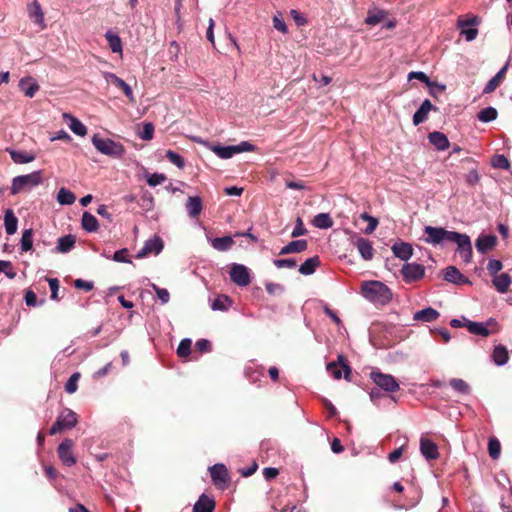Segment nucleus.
Listing matches in <instances>:
<instances>
[{"label":"nucleus","instance_id":"nucleus-14","mask_svg":"<svg viewBox=\"0 0 512 512\" xmlns=\"http://www.w3.org/2000/svg\"><path fill=\"white\" fill-rule=\"evenodd\" d=\"M437 111L438 108L434 106L430 100L425 99L419 109L413 115V124L418 126L423 123L427 118L430 111Z\"/></svg>","mask_w":512,"mask_h":512},{"label":"nucleus","instance_id":"nucleus-49","mask_svg":"<svg viewBox=\"0 0 512 512\" xmlns=\"http://www.w3.org/2000/svg\"><path fill=\"white\" fill-rule=\"evenodd\" d=\"M491 165L494 168L509 170L511 165L508 158L505 155H495L492 158Z\"/></svg>","mask_w":512,"mask_h":512},{"label":"nucleus","instance_id":"nucleus-12","mask_svg":"<svg viewBox=\"0 0 512 512\" xmlns=\"http://www.w3.org/2000/svg\"><path fill=\"white\" fill-rule=\"evenodd\" d=\"M229 275L232 282L238 286H248L251 282L248 268L241 264H233Z\"/></svg>","mask_w":512,"mask_h":512},{"label":"nucleus","instance_id":"nucleus-28","mask_svg":"<svg viewBox=\"0 0 512 512\" xmlns=\"http://www.w3.org/2000/svg\"><path fill=\"white\" fill-rule=\"evenodd\" d=\"M492 359L498 366L505 365L509 360V352L507 348L502 344L495 346L492 352Z\"/></svg>","mask_w":512,"mask_h":512},{"label":"nucleus","instance_id":"nucleus-7","mask_svg":"<svg viewBox=\"0 0 512 512\" xmlns=\"http://www.w3.org/2000/svg\"><path fill=\"white\" fill-rule=\"evenodd\" d=\"M213 484L219 489H226L230 483V475L224 464L217 463L209 468Z\"/></svg>","mask_w":512,"mask_h":512},{"label":"nucleus","instance_id":"nucleus-43","mask_svg":"<svg viewBox=\"0 0 512 512\" xmlns=\"http://www.w3.org/2000/svg\"><path fill=\"white\" fill-rule=\"evenodd\" d=\"M488 453H489V456L493 459V460H498L500 458V455H501V443L500 441L492 436L489 438V442H488Z\"/></svg>","mask_w":512,"mask_h":512},{"label":"nucleus","instance_id":"nucleus-11","mask_svg":"<svg viewBox=\"0 0 512 512\" xmlns=\"http://www.w3.org/2000/svg\"><path fill=\"white\" fill-rule=\"evenodd\" d=\"M401 274L406 283H412L423 278L425 267L418 263H408L403 265Z\"/></svg>","mask_w":512,"mask_h":512},{"label":"nucleus","instance_id":"nucleus-4","mask_svg":"<svg viewBox=\"0 0 512 512\" xmlns=\"http://www.w3.org/2000/svg\"><path fill=\"white\" fill-rule=\"evenodd\" d=\"M78 422L77 414L70 409L63 410L50 428L49 434L55 435L65 429H71Z\"/></svg>","mask_w":512,"mask_h":512},{"label":"nucleus","instance_id":"nucleus-61","mask_svg":"<svg viewBox=\"0 0 512 512\" xmlns=\"http://www.w3.org/2000/svg\"><path fill=\"white\" fill-rule=\"evenodd\" d=\"M51 290V299L58 300L59 280L57 278H46Z\"/></svg>","mask_w":512,"mask_h":512},{"label":"nucleus","instance_id":"nucleus-15","mask_svg":"<svg viewBox=\"0 0 512 512\" xmlns=\"http://www.w3.org/2000/svg\"><path fill=\"white\" fill-rule=\"evenodd\" d=\"M6 151L16 164L30 163L36 159V154L32 151L16 150L12 148H7Z\"/></svg>","mask_w":512,"mask_h":512},{"label":"nucleus","instance_id":"nucleus-60","mask_svg":"<svg viewBox=\"0 0 512 512\" xmlns=\"http://www.w3.org/2000/svg\"><path fill=\"white\" fill-rule=\"evenodd\" d=\"M273 264L281 269V268H294L296 266V260L295 259H292V258H288V259H275L273 261Z\"/></svg>","mask_w":512,"mask_h":512},{"label":"nucleus","instance_id":"nucleus-26","mask_svg":"<svg viewBox=\"0 0 512 512\" xmlns=\"http://www.w3.org/2000/svg\"><path fill=\"white\" fill-rule=\"evenodd\" d=\"M214 509L215 501L205 494H202L194 504L193 512H213Z\"/></svg>","mask_w":512,"mask_h":512},{"label":"nucleus","instance_id":"nucleus-55","mask_svg":"<svg viewBox=\"0 0 512 512\" xmlns=\"http://www.w3.org/2000/svg\"><path fill=\"white\" fill-rule=\"evenodd\" d=\"M408 79H418L422 82H424L427 86L432 87L434 85L433 82L430 81L429 77L422 71H413L408 74Z\"/></svg>","mask_w":512,"mask_h":512},{"label":"nucleus","instance_id":"nucleus-54","mask_svg":"<svg viewBox=\"0 0 512 512\" xmlns=\"http://www.w3.org/2000/svg\"><path fill=\"white\" fill-rule=\"evenodd\" d=\"M166 179H167V177H166L165 174L153 173V174L148 176L147 183H148L149 186L155 187V186L160 185L163 182H165Z\"/></svg>","mask_w":512,"mask_h":512},{"label":"nucleus","instance_id":"nucleus-17","mask_svg":"<svg viewBox=\"0 0 512 512\" xmlns=\"http://www.w3.org/2000/svg\"><path fill=\"white\" fill-rule=\"evenodd\" d=\"M391 250L395 257L403 261L409 260L413 255V248L411 244L402 241L394 243Z\"/></svg>","mask_w":512,"mask_h":512},{"label":"nucleus","instance_id":"nucleus-5","mask_svg":"<svg viewBox=\"0 0 512 512\" xmlns=\"http://www.w3.org/2000/svg\"><path fill=\"white\" fill-rule=\"evenodd\" d=\"M424 232L427 235L424 241L432 245H439L443 241L451 242L456 234V231H448L445 228L433 226H426Z\"/></svg>","mask_w":512,"mask_h":512},{"label":"nucleus","instance_id":"nucleus-22","mask_svg":"<svg viewBox=\"0 0 512 512\" xmlns=\"http://www.w3.org/2000/svg\"><path fill=\"white\" fill-rule=\"evenodd\" d=\"M428 139H429L430 143L433 144L436 147V149H438L440 151H444V150L448 149L450 146V142H449L447 136L444 133L439 132V131H434V132L429 133Z\"/></svg>","mask_w":512,"mask_h":512},{"label":"nucleus","instance_id":"nucleus-25","mask_svg":"<svg viewBox=\"0 0 512 512\" xmlns=\"http://www.w3.org/2000/svg\"><path fill=\"white\" fill-rule=\"evenodd\" d=\"M29 16L34 23L39 25L41 30L46 28V24L44 21V13L41 9L40 4L37 1H34L33 4L29 7Z\"/></svg>","mask_w":512,"mask_h":512},{"label":"nucleus","instance_id":"nucleus-36","mask_svg":"<svg viewBox=\"0 0 512 512\" xmlns=\"http://www.w3.org/2000/svg\"><path fill=\"white\" fill-rule=\"evenodd\" d=\"M4 224L8 235H12L17 231L18 219L11 209H8L5 212Z\"/></svg>","mask_w":512,"mask_h":512},{"label":"nucleus","instance_id":"nucleus-62","mask_svg":"<svg viewBox=\"0 0 512 512\" xmlns=\"http://www.w3.org/2000/svg\"><path fill=\"white\" fill-rule=\"evenodd\" d=\"M503 265L500 260L491 259L488 262L487 270L491 275L494 277L497 275V273L502 269Z\"/></svg>","mask_w":512,"mask_h":512},{"label":"nucleus","instance_id":"nucleus-50","mask_svg":"<svg viewBox=\"0 0 512 512\" xmlns=\"http://www.w3.org/2000/svg\"><path fill=\"white\" fill-rule=\"evenodd\" d=\"M81 377L79 372L73 373L65 384V391L69 394H73L78 389V381Z\"/></svg>","mask_w":512,"mask_h":512},{"label":"nucleus","instance_id":"nucleus-27","mask_svg":"<svg viewBox=\"0 0 512 512\" xmlns=\"http://www.w3.org/2000/svg\"><path fill=\"white\" fill-rule=\"evenodd\" d=\"M439 316H440V314L436 309H434L432 307H427L425 309L417 311L414 314L413 319L416 321H422V322H433V321L437 320Z\"/></svg>","mask_w":512,"mask_h":512},{"label":"nucleus","instance_id":"nucleus-10","mask_svg":"<svg viewBox=\"0 0 512 512\" xmlns=\"http://www.w3.org/2000/svg\"><path fill=\"white\" fill-rule=\"evenodd\" d=\"M74 446V441L72 439L66 438L64 439L57 448V453L59 459L62 463L68 467L74 465L77 461L72 448Z\"/></svg>","mask_w":512,"mask_h":512},{"label":"nucleus","instance_id":"nucleus-46","mask_svg":"<svg viewBox=\"0 0 512 512\" xmlns=\"http://www.w3.org/2000/svg\"><path fill=\"white\" fill-rule=\"evenodd\" d=\"M360 219L367 221L368 226L364 229V233L367 235L372 234L379 224L377 218L369 215L366 212L360 214Z\"/></svg>","mask_w":512,"mask_h":512},{"label":"nucleus","instance_id":"nucleus-34","mask_svg":"<svg viewBox=\"0 0 512 512\" xmlns=\"http://www.w3.org/2000/svg\"><path fill=\"white\" fill-rule=\"evenodd\" d=\"M81 225L87 232H95L99 228V223L96 217L87 211L82 215Z\"/></svg>","mask_w":512,"mask_h":512},{"label":"nucleus","instance_id":"nucleus-30","mask_svg":"<svg viewBox=\"0 0 512 512\" xmlns=\"http://www.w3.org/2000/svg\"><path fill=\"white\" fill-rule=\"evenodd\" d=\"M465 326L467 327L468 331L471 334L474 335H480L483 337H488L491 333L496 332L488 330L487 326H485L483 323L480 322H472L469 320H466Z\"/></svg>","mask_w":512,"mask_h":512},{"label":"nucleus","instance_id":"nucleus-33","mask_svg":"<svg viewBox=\"0 0 512 512\" xmlns=\"http://www.w3.org/2000/svg\"><path fill=\"white\" fill-rule=\"evenodd\" d=\"M511 284V277L507 273L496 275L493 278V285L500 293L508 291Z\"/></svg>","mask_w":512,"mask_h":512},{"label":"nucleus","instance_id":"nucleus-58","mask_svg":"<svg viewBox=\"0 0 512 512\" xmlns=\"http://www.w3.org/2000/svg\"><path fill=\"white\" fill-rule=\"evenodd\" d=\"M151 287L156 292L157 297L161 300L163 304H166L170 300V294L167 289L160 288L156 284H151Z\"/></svg>","mask_w":512,"mask_h":512},{"label":"nucleus","instance_id":"nucleus-52","mask_svg":"<svg viewBox=\"0 0 512 512\" xmlns=\"http://www.w3.org/2000/svg\"><path fill=\"white\" fill-rule=\"evenodd\" d=\"M191 340L186 338L180 341L177 348V355L181 358L189 356L191 352Z\"/></svg>","mask_w":512,"mask_h":512},{"label":"nucleus","instance_id":"nucleus-16","mask_svg":"<svg viewBox=\"0 0 512 512\" xmlns=\"http://www.w3.org/2000/svg\"><path fill=\"white\" fill-rule=\"evenodd\" d=\"M444 279L457 285L470 284L469 279L464 276L455 266H448L444 271Z\"/></svg>","mask_w":512,"mask_h":512},{"label":"nucleus","instance_id":"nucleus-2","mask_svg":"<svg viewBox=\"0 0 512 512\" xmlns=\"http://www.w3.org/2000/svg\"><path fill=\"white\" fill-rule=\"evenodd\" d=\"M92 144L97 151L112 158L120 159L126 152L125 147L120 142L103 138L99 134L93 135Z\"/></svg>","mask_w":512,"mask_h":512},{"label":"nucleus","instance_id":"nucleus-53","mask_svg":"<svg viewBox=\"0 0 512 512\" xmlns=\"http://www.w3.org/2000/svg\"><path fill=\"white\" fill-rule=\"evenodd\" d=\"M166 158L180 169L185 166L183 157L172 150L166 151Z\"/></svg>","mask_w":512,"mask_h":512},{"label":"nucleus","instance_id":"nucleus-20","mask_svg":"<svg viewBox=\"0 0 512 512\" xmlns=\"http://www.w3.org/2000/svg\"><path fill=\"white\" fill-rule=\"evenodd\" d=\"M355 246L364 260L368 261L373 258L374 249L372 243L368 239L363 237L357 238Z\"/></svg>","mask_w":512,"mask_h":512},{"label":"nucleus","instance_id":"nucleus-59","mask_svg":"<svg viewBox=\"0 0 512 512\" xmlns=\"http://www.w3.org/2000/svg\"><path fill=\"white\" fill-rule=\"evenodd\" d=\"M307 233V229L304 227L303 220L301 217L296 219V225L291 233L293 238H297L299 236H303Z\"/></svg>","mask_w":512,"mask_h":512},{"label":"nucleus","instance_id":"nucleus-44","mask_svg":"<svg viewBox=\"0 0 512 512\" xmlns=\"http://www.w3.org/2000/svg\"><path fill=\"white\" fill-rule=\"evenodd\" d=\"M75 195L66 188H61L57 194V201L61 205H71L75 202Z\"/></svg>","mask_w":512,"mask_h":512},{"label":"nucleus","instance_id":"nucleus-23","mask_svg":"<svg viewBox=\"0 0 512 512\" xmlns=\"http://www.w3.org/2000/svg\"><path fill=\"white\" fill-rule=\"evenodd\" d=\"M105 79L121 89L126 97L133 99V91L131 87L123 79L113 73H105Z\"/></svg>","mask_w":512,"mask_h":512},{"label":"nucleus","instance_id":"nucleus-21","mask_svg":"<svg viewBox=\"0 0 512 512\" xmlns=\"http://www.w3.org/2000/svg\"><path fill=\"white\" fill-rule=\"evenodd\" d=\"M308 247V242L305 239L294 240L289 242L286 246L282 247L279 255H288L293 253H301Z\"/></svg>","mask_w":512,"mask_h":512},{"label":"nucleus","instance_id":"nucleus-40","mask_svg":"<svg viewBox=\"0 0 512 512\" xmlns=\"http://www.w3.org/2000/svg\"><path fill=\"white\" fill-rule=\"evenodd\" d=\"M64 117L69 118V120H70L69 127L73 133H75L78 136L86 135L87 128L81 121H79L77 118H75L71 115H68V114H64Z\"/></svg>","mask_w":512,"mask_h":512},{"label":"nucleus","instance_id":"nucleus-6","mask_svg":"<svg viewBox=\"0 0 512 512\" xmlns=\"http://www.w3.org/2000/svg\"><path fill=\"white\" fill-rule=\"evenodd\" d=\"M370 378L377 387L381 388L385 392L393 393L400 389L398 382L390 374H385L380 371H372L370 373Z\"/></svg>","mask_w":512,"mask_h":512},{"label":"nucleus","instance_id":"nucleus-19","mask_svg":"<svg viewBox=\"0 0 512 512\" xmlns=\"http://www.w3.org/2000/svg\"><path fill=\"white\" fill-rule=\"evenodd\" d=\"M497 243V237L495 235H480L475 243L476 249L480 253H486L492 250Z\"/></svg>","mask_w":512,"mask_h":512},{"label":"nucleus","instance_id":"nucleus-57","mask_svg":"<svg viewBox=\"0 0 512 512\" xmlns=\"http://www.w3.org/2000/svg\"><path fill=\"white\" fill-rule=\"evenodd\" d=\"M478 24H479V19L476 16H471L467 19L460 17L457 22V25L461 30L466 29V27H469V26H476Z\"/></svg>","mask_w":512,"mask_h":512},{"label":"nucleus","instance_id":"nucleus-3","mask_svg":"<svg viewBox=\"0 0 512 512\" xmlns=\"http://www.w3.org/2000/svg\"><path fill=\"white\" fill-rule=\"evenodd\" d=\"M43 181L42 171H34L30 174L16 176L12 180L11 194L16 195L20 192L29 191L33 187L40 185Z\"/></svg>","mask_w":512,"mask_h":512},{"label":"nucleus","instance_id":"nucleus-42","mask_svg":"<svg viewBox=\"0 0 512 512\" xmlns=\"http://www.w3.org/2000/svg\"><path fill=\"white\" fill-rule=\"evenodd\" d=\"M105 38H106L108 45H109L110 49L112 50V52H114V53L122 52V41L118 35L112 33L111 31H108L105 34Z\"/></svg>","mask_w":512,"mask_h":512},{"label":"nucleus","instance_id":"nucleus-35","mask_svg":"<svg viewBox=\"0 0 512 512\" xmlns=\"http://www.w3.org/2000/svg\"><path fill=\"white\" fill-rule=\"evenodd\" d=\"M75 243V236L69 234L58 239L56 249L60 253H67L75 246Z\"/></svg>","mask_w":512,"mask_h":512},{"label":"nucleus","instance_id":"nucleus-41","mask_svg":"<svg viewBox=\"0 0 512 512\" xmlns=\"http://www.w3.org/2000/svg\"><path fill=\"white\" fill-rule=\"evenodd\" d=\"M211 150L222 159H229L233 157L236 153L235 146H221L216 145L211 148Z\"/></svg>","mask_w":512,"mask_h":512},{"label":"nucleus","instance_id":"nucleus-9","mask_svg":"<svg viewBox=\"0 0 512 512\" xmlns=\"http://www.w3.org/2000/svg\"><path fill=\"white\" fill-rule=\"evenodd\" d=\"M327 371L334 379L339 380L344 373V378L350 381L351 367L347 363V359L343 355L338 356L337 362H331L327 365Z\"/></svg>","mask_w":512,"mask_h":512},{"label":"nucleus","instance_id":"nucleus-48","mask_svg":"<svg viewBox=\"0 0 512 512\" xmlns=\"http://www.w3.org/2000/svg\"><path fill=\"white\" fill-rule=\"evenodd\" d=\"M497 115H498V112L495 108L487 107V108L482 109L478 113V119L481 122H490V121L495 120L497 118Z\"/></svg>","mask_w":512,"mask_h":512},{"label":"nucleus","instance_id":"nucleus-45","mask_svg":"<svg viewBox=\"0 0 512 512\" xmlns=\"http://www.w3.org/2000/svg\"><path fill=\"white\" fill-rule=\"evenodd\" d=\"M450 386L458 393L467 395L471 392L469 384L463 379L453 378L449 382Z\"/></svg>","mask_w":512,"mask_h":512},{"label":"nucleus","instance_id":"nucleus-63","mask_svg":"<svg viewBox=\"0 0 512 512\" xmlns=\"http://www.w3.org/2000/svg\"><path fill=\"white\" fill-rule=\"evenodd\" d=\"M501 84L500 80H497V78L493 77L488 81V83L485 85L483 89V94H490L494 92Z\"/></svg>","mask_w":512,"mask_h":512},{"label":"nucleus","instance_id":"nucleus-8","mask_svg":"<svg viewBox=\"0 0 512 512\" xmlns=\"http://www.w3.org/2000/svg\"><path fill=\"white\" fill-rule=\"evenodd\" d=\"M451 242L457 244V252L460 254L463 262L470 263L473 254L470 237L467 234L456 232Z\"/></svg>","mask_w":512,"mask_h":512},{"label":"nucleus","instance_id":"nucleus-31","mask_svg":"<svg viewBox=\"0 0 512 512\" xmlns=\"http://www.w3.org/2000/svg\"><path fill=\"white\" fill-rule=\"evenodd\" d=\"M388 15V12L384 10L374 9L369 10L367 17L365 19V23L370 26H375L381 22H383Z\"/></svg>","mask_w":512,"mask_h":512},{"label":"nucleus","instance_id":"nucleus-56","mask_svg":"<svg viewBox=\"0 0 512 512\" xmlns=\"http://www.w3.org/2000/svg\"><path fill=\"white\" fill-rule=\"evenodd\" d=\"M154 134V126L152 123H145L143 125L142 131L139 133V137L142 140H151Z\"/></svg>","mask_w":512,"mask_h":512},{"label":"nucleus","instance_id":"nucleus-47","mask_svg":"<svg viewBox=\"0 0 512 512\" xmlns=\"http://www.w3.org/2000/svg\"><path fill=\"white\" fill-rule=\"evenodd\" d=\"M33 247V232L32 229L24 230L21 237V250L28 252Z\"/></svg>","mask_w":512,"mask_h":512},{"label":"nucleus","instance_id":"nucleus-37","mask_svg":"<svg viewBox=\"0 0 512 512\" xmlns=\"http://www.w3.org/2000/svg\"><path fill=\"white\" fill-rule=\"evenodd\" d=\"M464 163L472 164L473 166L469 169V172L465 176V181L468 185L473 186L477 184L480 180L479 173L477 171L476 163L471 158H466L463 160Z\"/></svg>","mask_w":512,"mask_h":512},{"label":"nucleus","instance_id":"nucleus-1","mask_svg":"<svg viewBox=\"0 0 512 512\" xmlns=\"http://www.w3.org/2000/svg\"><path fill=\"white\" fill-rule=\"evenodd\" d=\"M361 294L375 305H386L392 299L390 288L380 281H365L361 285Z\"/></svg>","mask_w":512,"mask_h":512},{"label":"nucleus","instance_id":"nucleus-51","mask_svg":"<svg viewBox=\"0 0 512 512\" xmlns=\"http://www.w3.org/2000/svg\"><path fill=\"white\" fill-rule=\"evenodd\" d=\"M230 302L229 300V297L228 296H225V295H219L217 296L212 304H211V308L213 310H221V311H225L228 309V303Z\"/></svg>","mask_w":512,"mask_h":512},{"label":"nucleus","instance_id":"nucleus-32","mask_svg":"<svg viewBox=\"0 0 512 512\" xmlns=\"http://www.w3.org/2000/svg\"><path fill=\"white\" fill-rule=\"evenodd\" d=\"M186 209L190 217H197L202 211V201L201 198L196 196H190L186 203Z\"/></svg>","mask_w":512,"mask_h":512},{"label":"nucleus","instance_id":"nucleus-64","mask_svg":"<svg viewBox=\"0 0 512 512\" xmlns=\"http://www.w3.org/2000/svg\"><path fill=\"white\" fill-rule=\"evenodd\" d=\"M128 250L126 248L116 251L113 255V260L116 262L131 263V260L127 258Z\"/></svg>","mask_w":512,"mask_h":512},{"label":"nucleus","instance_id":"nucleus-29","mask_svg":"<svg viewBox=\"0 0 512 512\" xmlns=\"http://www.w3.org/2000/svg\"><path fill=\"white\" fill-rule=\"evenodd\" d=\"M321 264L320 258L318 255H315L311 258L305 260L299 267V273L302 275H311L315 272L316 268H318Z\"/></svg>","mask_w":512,"mask_h":512},{"label":"nucleus","instance_id":"nucleus-39","mask_svg":"<svg viewBox=\"0 0 512 512\" xmlns=\"http://www.w3.org/2000/svg\"><path fill=\"white\" fill-rule=\"evenodd\" d=\"M234 244L233 239L230 236L217 237L212 240V246L218 251L229 250Z\"/></svg>","mask_w":512,"mask_h":512},{"label":"nucleus","instance_id":"nucleus-24","mask_svg":"<svg viewBox=\"0 0 512 512\" xmlns=\"http://www.w3.org/2000/svg\"><path fill=\"white\" fill-rule=\"evenodd\" d=\"M19 88L26 96L32 98L39 90V85L33 78L25 77L20 80Z\"/></svg>","mask_w":512,"mask_h":512},{"label":"nucleus","instance_id":"nucleus-18","mask_svg":"<svg viewBox=\"0 0 512 512\" xmlns=\"http://www.w3.org/2000/svg\"><path fill=\"white\" fill-rule=\"evenodd\" d=\"M420 451L427 460H435L439 457L437 445L427 438H421Z\"/></svg>","mask_w":512,"mask_h":512},{"label":"nucleus","instance_id":"nucleus-38","mask_svg":"<svg viewBox=\"0 0 512 512\" xmlns=\"http://www.w3.org/2000/svg\"><path fill=\"white\" fill-rule=\"evenodd\" d=\"M333 223L334 222L328 213H319L314 217L312 221V224L319 229L331 228Z\"/></svg>","mask_w":512,"mask_h":512},{"label":"nucleus","instance_id":"nucleus-13","mask_svg":"<svg viewBox=\"0 0 512 512\" xmlns=\"http://www.w3.org/2000/svg\"><path fill=\"white\" fill-rule=\"evenodd\" d=\"M163 247L164 243L162 239L155 236L153 239H149L145 242L144 246L137 253L136 258H143L151 253L157 255L162 251Z\"/></svg>","mask_w":512,"mask_h":512}]
</instances>
